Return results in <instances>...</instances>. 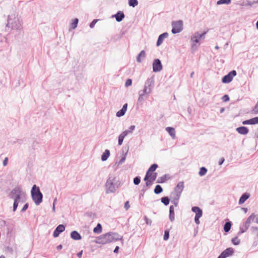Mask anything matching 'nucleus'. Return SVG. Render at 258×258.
I'll use <instances>...</instances> for the list:
<instances>
[{
	"mask_svg": "<svg viewBox=\"0 0 258 258\" xmlns=\"http://www.w3.org/2000/svg\"><path fill=\"white\" fill-rule=\"evenodd\" d=\"M130 207V204H129V202L128 201H126L125 202V204H124V208L126 210H127Z\"/></svg>",
	"mask_w": 258,
	"mask_h": 258,
	"instance_id": "nucleus-58",
	"label": "nucleus"
},
{
	"mask_svg": "<svg viewBox=\"0 0 258 258\" xmlns=\"http://www.w3.org/2000/svg\"><path fill=\"white\" fill-rule=\"evenodd\" d=\"M135 128V126L134 125H131L129 127L128 130H126L125 131H129V134L132 133V131H134Z\"/></svg>",
	"mask_w": 258,
	"mask_h": 258,
	"instance_id": "nucleus-57",
	"label": "nucleus"
},
{
	"mask_svg": "<svg viewBox=\"0 0 258 258\" xmlns=\"http://www.w3.org/2000/svg\"><path fill=\"white\" fill-rule=\"evenodd\" d=\"M222 99L224 102H227L229 100V97L228 95H224L222 97Z\"/></svg>",
	"mask_w": 258,
	"mask_h": 258,
	"instance_id": "nucleus-53",
	"label": "nucleus"
},
{
	"mask_svg": "<svg viewBox=\"0 0 258 258\" xmlns=\"http://www.w3.org/2000/svg\"><path fill=\"white\" fill-rule=\"evenodd\" d=\"M146 55V54L145 51L142 50L137 56V61L139 63L141 62L142 61L141 58H142L143 59L145 58Z\"/></svg>",
	"mask_w": 258,
	"mask_h": 258,
	"instance_id": "nucleus-23",
	"label": "nucleus"
},
{
	"mask_svg": "<svg viewBox=\"0 0 258 258\" xmlns=\"http://www.w3.org/2000/svg\"><path fill=\"white\" fill-rule=\"evenodd\" d=\"M181 195L175 193V192H172L171 194V197L172 199V200H179Z\"/></svg>",
	"mask_w": 258,
	"mask_h": 258,
	"instance_id": "nucleus-34",
	"label": "nucleus"
},
{
	"mask_svg": "<svg viewBox=\"0 0 258 258\" xmlns=\"http://www.w3.org/2000/svg\"><path fill=\"white\" fill-rule=\"evenodd\" d=\"M237 74L236 71L232 70L227 75L224 76L222 79V82L223 83H229L232 81L233 78Z\"/></svg>",
	"mask_w": 258,
	"mask_h": 258,
	"instance_id": "nucleus-6",
	"label": "nucleus"
},
{
	"mask_svg": "<svg viewBox=\"0 0 258 258\" xmlns=\"http://www.w3.org/2000/svg\"><path fill=\"white\" fill-rule=\"evenodd\" d=\"M207 33V32H204L202 34H200L199 32H196L194 35L197 37V38H198L199 40L200 39H204L205 38V35Z\"/></svg>",
	"mask_w": 258,
	"mask_h": 258,
	"instance_id": "nucleus-28",
	"label": "nucleus"
},
{
	"mask_svg": "<svg viewBox=\"0 0 258 258\" xmlns=\"http://www.w3.org/2000/svg\"><path fill=\"white\" fill-rule=\"evenodd\" d=\"M71 237L75 240H79L82 239L80 234L77 231H73L71 233Z\"/></svg>",
	"mask_w": 258,
	"mask_h": 258,
	"instance_id": "nucleus-18",
	"label": "nucleus"
},
{
	"mask_svg": "<svg viewBox=\"0 0 258 258\" xmlns=\"http://www.w3.org/2000/svg\"><path fill=\"white\" fill-rule=\"evenodd\" d=\"M169 230L168 229L165 230L164 231V234L163 236V239L164 240H167L169 239Z\"/></svg>",
	"mask_w": 258,
	"mask_h": 258,
	"instance_id": "nucleus-44",
	"label": "nucleus"
},
{
	"mask_svg": "<svg viewBox=\"0 0 258 258\" xmlns=\"http://www.w3.org/2000/svg\"><path fill=\"white\" fill-rule=\"evenodd\" d=\"M251 120H252L251 118L248 119V120H244L242 121V124H244V125L245 124H252Z\"/></svg>",
	"mask_w": 258,
	"mask_h": 258,
	"instance_id": "nucleus-50",
	"label": "nucleus"
},
{
	"mask_svg": "<svg viewBox=\"0 0 258 258\" xmlns=\"http://www.w3.org/2000/svg\"><path fill=\"white\" fill-rule=\"evenodd\" d=\"M246 230H247V229L244 228V227H240V231L238 232V234H240L243 233L245 232Z\"/></svg>",
	"mask_w": 258,
	"mask_h": 258,
	"instance_id": "nucleus-59",
	"label": "nucleus"
},
{
	"mask_svg": "<svg viewBox=\"0 0 258 258\" xmlns=\"http://www.w3.org/2000/svg\"><path fill=\"white\" fill-rule=\"evenodd\" d=\"M125 111L121 109L120 110L117 112L116 115L117 117H121L124 115Z\"/></svg>",
	"mask_w": 258,
	"mask_h": 258,
	"instance_id": "nucleus-46",
	"label": "nucleus"
},
{
	"mask_svg": "<svg viewBox=\"0 0 258 258\" xmlns=\"http://www.w3.org/2000/svg\"><path fill=\"white\" fill-rule=\"evenodd\" d=\"M138 4V0H128V5L131 7H135Z\"/></svg>",
	"mask_w": 258,
	"mask_h": 258,
	"instance_id": "nucleus-36",
	"label": "nucleus"
},
{
	"mask_svg": "<svg viewBox=\"0 0 258 258\" xmlns=\"http://www.w3.org/2000/svg\"><path fill=\"white\" fill-rule=\"evenodd\" d=\"M7 26L13 29L20 30L22 27V21L18 15L13 14L8 16Z\"/></svg>",
	"mask_w": 258,
	"mask_h": 258,
	"instance_id": "nucleus-2",
	"label": "nucleus"
},
{
	"mask_svg": "<svg viewBox=\"0 0 258 258\" xmlns=\"http://www.w3.org/2000/svg\"><path fill=\"white\" fill-rule=\"evenodd\" d=\"M236 131L241 135H245L248 134L249 130L248 128L244 126H240L236 128Z\"/></svg>",
	"mask_w": 258,
	"mask_h": 258,
	"instance_id": "nucleus-16",
	"label": "nucleus"
},
{
	"mask_svg": "<svg viewBox=\"0 0 258 258\" xmlns=\"http://www.w3.org/2000/svg\"><path fill=\"white\" fill-rule=\"evenodd\" d=\"M144 220L146 222V223L147 224V225H151L152 224V220L148 219V217L146 216H145L144 217Z\"/></svg>",
	"mask_w": 258,
	"mask_h": 258,
	"instance_id": "nucleus-49",
	"label": "nucleus"
},
{
	"mask_svg": "<svg viewBox=\"0 0 258 258\" xmlns=\"http://www.w3.org/2000/svg\"><path fill=\"white\" fill-rule=\"evenodd\" d=\"M201 217H195V223L197 224H199L200 222V220H199V219Z\"/></svg>",
	"mask_w": 258,
	"mask_h": 258,
	"instance_id": "nucleus-60",
	"label": "nucleus"
},
{
	"mask_svg": "<svg viewBox=\"0 0 258 258\" xmlns=\"http://www.w3.org/2000/svg\"><path fill=\"white\" fill-rule=\"evenodd\" d=\"M191 49L194 50H197L200 45L199 40L195 35L191 37Z\"/></svg>",
	"mask_w": 258,
	"mask_h": 258,
	"instance_id": "nucleus-10",
	"label": "nucleus"
},
{
	"mask_svg": "<svg viewBox=\"0 0 258 258\" xmlns=\"http://www.w3.org/2000/svg\"><path fill=\"white\" fill-rule=\"evenodd\" d=\"M157 176V173L156 172H153L152 173L151 176H150V179L152 181H154L156 179V177Z\"/></svg>",
	"mask_w": 258,
	"mask_h": 258,
	"instance_id": "nucleus-47",
	"label": "nucleus"
},
{
	"mask_svg": "<svg viewBox=\"0 0 258 258\" xmlns=\"http://www.w3.org/2000/svg\"><path fill=\"white\" fill-rule=\"evenodd\" d=\"M225 159L224 158H222L220 159L219 161V165H221L224 162Z\"/></svg>",
	"mask_w": 258,
	"mask_h": 258,
	"instance_id": "nucleus-64",
	"label": "nucleus"
},
{
	"mask_svg": "<svg viewBox=\"0 0 258 258\" xmlns=\"http://www.w3.org/2000/svg\"><path fill=\"white\" fill-rule=\"evenodd\" d=\"M153 181H152L151 179H150L149 180L146 181V185H144L142 190L143 191L146 190H147V187L148 186H149L151 185L152 184V183H153Z\"/></svg>",
	"mask_w": 258,
	"mask_h": 258,
	"instance_id": "nucleus-38",
	"label": "nucleus"
},
{
	"mask_svg": "<svg viewBox=\"0 0 258 258\" xmlns=\"http://www.w3.org/2000/svg\"><path fill=\"white\" fill-rule=\"evenodd\" d=\"M120 186V182L113 174H109L105 184V192L107 194L114 193Z\"/></svg>",
	"mask_w": 258,
	"mask_h": 258,
	"instance_id": "nucleus-1",
	"label": "nucleus"
},
{
	"mask_svg": "<svg viewBox=\"0 0 258 258\" xmlns=\"http://www.w3.org/2000/svg\"><path fill=\"white\" fill-rule=\"evenodd\" d=\"M172 29L171 32L173 34L180 33L183 29V22L181 20L173 21L172 22Z\"/></svg>",
	"mask_w": 258,
	"mask_h": 258,
	"instance_id": "nucleus-5",
	"label": "nucleus"
},
{
	"mask_svg": "<svg viewBox=\"0 0 258 258\" xmlns=\"http://www.w3.org/2000/svg\"><path fill=\"white\" fill-rule=\"evenodd\" d=\"M110 156V151L109 150H105L104 152L102 154L101 156V160L102 161H105L107 160L108 157Z\"/></svg>",
	"mask_w": 258,
	"mask_h": 258,
	"instance_id": "nucleus-24",
	"label": "nucleus"
},
{
	"mask_svg": "<svg viewBox=\"0 0 258 258\" xmlns=\"http://www.w3.org/2000/svg\"><path fill=\"white\" fill-rule=\"evenodd\" d=\"M97 21H98V20H97V19L93 20L92 21V22L90 24V25H89L90 27L91 28H93L94 27V26H95V24L96 23V22H97Z\"/></svg>",
	"mask_w": 258,
	"mask_h": 258,
	"instance_id": "nucleus-55",
	"label": "nucleus"
},
{
	"mask_svg": "<svg viewBox=\"0 0 258 258\" xmlns=\"http://www.w3.org/2000/svg\"><path fill=\"white\" fill-rule=\"evenodd\" d=\"M107 233L102 234L98 237L95 241V242L98 244H105L107 243V237L106 236Z\"/></svg>",
	"mask_w": 258,
	"mask_h": 258,
	"instance_id": "nucleus-11",
	"label": "nucleus"
},
{
	"mask_svg": "<svg viewBox=\"0 0 258 258\" xmlns=\"http://www.w3.org/2000/svg\"><path fill=\"white\" fill-rule=\"evenodd\" d=\"M31 197L36 205H39L42 202L43 195L40 190L39 187L34 184L31 190Z\"/></svg>",
	"mask_w": 258,
	"mask_h": 258,
	"instance_id": "nucleus-3",
	"label": "nucleus"
},
{
	"mask_svg": "<svg viewBox=\"0 0 258 258\" xmlns=\"http://www.w3.org/2000/svg\"><path fill=\"white\" fill-rule=\"evenodd\" d=\"M22 191L20 187L17 186L15 187L10 193V197L11 199H15L18 196L19 197V199H21Z\"/></svg>",
	"mask_w": 258,
	"mask_h": 258,
	"instance_id": "nucleus-7",
	"label": "nucleus"
},
{
	"mask_svg": "<svg viewBox=\"0 0 258 258\" xmlns=\"http://www.w3.org/2000/svg\"><path fill=\"white\" fill-rule=\"evenodd\" d=\"M184 188V182L183 181H180L178 183L177 185L174 187V191L175 193L181 194L182 191Z\"/></svg>",
	"mask_w": 258,
	"mask_h": 258,
	"instance_id": "nucleus-12",
	"label": "nucleus"
},
{
	"mask_svg": "<svg viewBox=\"0 0 258 258\" xmlns=\"http://www.w3.org/2000/svg\"><path fill=\"white\" fill-rule=\"evenodd\" d=\"M251 230L252 233L258 234V228L256 227H251Z\"/></svg>",
	"mask_w": 258,
	"mask_h": 258,
	"instance_id": "nucleus-51",
	"label": "nucleus"
},
{
	"mask_svg": "<svg viewBox=\"0 0 258 258\" xmlns=\"http://www.w3.org/2000/svg\"><path fill=\"white\" fill-rule=\"evenodd\" d=\"M232 223L231 221L226 222L224 225V230L225 232H228L231 229Z\"/></svg>",
	"mask_w": 258,
	"mask_h": 258,
	"instance_id": "nucleus-25",
	"label": "nucleus"
},
{
	"mask_svg": "<svg viewBox=\"0 0 258 258\" xmlns=\"http://www.w3.org/2000/svg\"><path fill=\"white\" fill-rule=\"evenodd\" d=\"M249 197V194L248 193H244L240 197L239 201L238 204L239 205H241L243 204Z\"/></svg>",
	"mask_w": 258,
	"mask_h": 258,
	"instance_id": "nucleus-19",
	"label": "nucleus"
},
{
	"mask_svg": "<svg viewBox=\"0 0 258 258\" xmlns=\"http://www.w3.org/2000/svg\"><path fill=\"white\" fill-rule=\"evenodd\" d=\"M154 87V80L153 78H148L146 81L143 91L147 95H149L152 91Z\"/></svg>",
	"mask_w": 258,
	"mask_h": 258,
	"instance_id": "nucleus-4",
	"label": "nucleus"
},
{
	"mask_svg": "<svg viewBox=\"0 0 258 258\" xmlns=\"http://www.w3.org/2000/svg\"><path fill=\"white\" fill-rule=\"evenodd\" d=\"M111 234L112 235L113 239L114 241L118 240H121L122 238V237H120V236L117 233H111Z\"/></svg>",
	"mask_w": 258,
	"mask_h": 258,
	"instance_id": "nucleus-42",
	"label": "nucleus"
},
{
	"mask_svg": "<svg viewBox=\"0 0 258 258\" xmlns=\"http://www.w3.org/2000/svg\"><path fill=\"white\" fill-rule=\"evenodd\" d=\"M8 162V158H6L3 161V164L4 166L7 165Z\"/></svg>",
	"mask_w": 258,
	"mask_h": 258,
	"instance_id": "nucleus-62",
	"label": "nucleus"
},
{
	"mask_svg": "<svg viewBox=\"0 0 258 258\" xmlns=\"http://www.w3.org/2000/svg\"><path fill=\"white\" fill-rule=\"evenodd\" d=\"M128 134L129 131H123L121 134L119 135L118 140V144L119 146H121L122 144L125 137H126Z\"/></svg>",
	"mask_w": 258,
	"mask_h": 258,
	"instance_id": "nucleus-17",
	"label": "nucleus"
},
{
	"mask_svg": "<svg viewBox=\"0 0 258 258\" xmlns=\"http://www.w3.org/2000/svg\"><path fill=\"white\" fill-rule=\"evenodd\" d=\"M126 158L125 155L123 156L121 158V159L119 160V162L117 163L118 165H121L125 161Z\"/></svg>",
	"mask_w": 258,
	"mask_h": 258,
	"instance_id": "nucleus-52",
	"label": "nucleus"
},
{
	"mask_svg": "<svg viewBox=\"0 0 258 258\" xmlns=\"http://www.w3.org/2000/svg\"><path fill=\"white\" fill-rule=\"evenodd\" d=\"M106 236L107 237V243H110V242L114 241L113 239V237H112V235L111 234V233H107V235Z\"/></svg>",
	"mask_w": 258,
	"mask_h": 258,
	"instance_id": "nucleus-43",
	"label": "nucleus"
},
{
	"mask_svg": "<svg viewBox=\"0 0 258 258\" xmlns=\"http://www.w3.org/2000/svg\"><path fill=\"white\" fill-rule=\"evenodd\" d=\"M134 183L137 185H139L141 182V177L140 176H136L134 178Z\"/></svg>",
	"mask_w": 258,
	"mask_h": 258,
	"instance_id": "nucleus-45",
	"label": "nucleus"
},
{
	"mask_svg": "<svg viewBox=\"0 0 258 258\" xmlns=\"http://www.w3.org/2000/svg\"><path fill=\"white\" fill-rule=\"evenodd\" d=\"M161 202L165 206H167L170 203V199L168 197H163L161 199Z\"/></svg>",
	"mask_w": 258,
	"mask_h": 258,
	"instance_id": "nucleus-29",
	"label": "nucleus"
},
{
	"mask_svg": "<svg viewBox=\"0 0 258 258\" xmlns=\"http://www.w3.org/2000/svg\"><path fill=\"white\" fill-rule=\"evenodd\" d=\"M158 166L157 164L154 163L151 165V166L150 167V168L148 169L150 171H151L152 173H153L154 171H155L156 169L158 168Z\"/></svg>",
	"mask_w": 258,
	"mask_h": 258,
	"instance_id": "nucleus-40",
	"label": "nucleus"
},
{
	"mask_svg": "<svg viewBox=\"0 0 258 258\" xmlns=\"http://www.w3.org/2000/svg\"><path fill=\"white\" fill-rule=\"evenodd\" d=\"M124 17L123 12L120 11H118L115 15L112 16V17H114L116 21L118 22H121Z\"/></svg>",
	"mask_w": 258,
	"mask_h": 258,
	"instance_id": "nucleus-14",
	"label": "nucleus"
},
{
	"mask_svg": "<svg viewBox=\"0 0 258 258\" xmlns=\"http://www.w3.org/2000/svg\"><path fill=\"white\" fill-rule=\"evenodd\" d=\"M132 84V79H127L126 80V82H125V87H128L131 86Z\"/></svg>",
	"mask_w": 258,
	"mask_h": 258,
	"instance_id": "nucleus-48",
	"label": "nucleus"
},
{
	"mask_svg": "<svg viewBox=\"0 0 258 258\" xmlns=\"http://www.w3.org/2000/svg\"><path fill=\"white\" fill-rule=\"evenodd\" d=\"M179 200H172L171 203H173L175 207H177L178 205Z\"/></svg>",
	"mask_w": 258,
	"mask_h": 258,
	"instance_id": "nucleus-61",
	"label": "nucleus"
},
{
	"mask_svg": "<svg viewBox=\"0 0 258 258\" xmlns=\"http://www.w3.org/2000/svg\"><path fill=\"white\" fill-rule=\"evenodd\" d=\"M28 207H29L28 204V203L25 204L24 205L23 207L22 208V209L21 210V212H24L28 208Z\"/></svg>",
	"mask_w": 258,
	"mask_h": 258,
	"instance_id": "nucleus-56",
	"label": "nucleus"
},
{
	"mask_svg": "<svg viewBox=\"0 0 258 258\" xmlns=\"http://www.w3.org/2000/svg\"><path fill=\"white\" fill-rule=\"evenodd\" d=\"M102 225L100 223H98L97 226L93 229V232L95 233L99 234L102 232Z\"/></svg>",
	"mask_w": 258,
	"mask_h": 258,
	"instance_id": "nucleus-26",
	"label": "nucleus"
},
{
	"mask_svg": "<svg viewBox=\"0 0 258 258\" xmlns=\"http://www.w3.org/2000/svg\"><path fill=\"white\" fill-rule=\"evenodd\" d=\"M207 172V168L205 167H202L200 168L199 174L201 176H203L206 174Z\"/></svg>",
	"mask_w": 258,
	"mask_h": 258,
	"instance_id": "nucleus-35",
	"label": "nucleus"
},
{
	"mask_svg": "<svg viewBox=\"0 0 258 258\" xmlns=\"http://www.w3.org/2000/svg\"><path fill=\"white\" fill-rule=\"evenodd\" d=\"M232 242L234 245H237L239 244L240 240L237 237H235L232 239Z\"/></svg>",
	"mask_w": 258,
	"mask_h": 258,
	"instance_id": "nucleus-41",
	"label": "nucleus"
},
{
	"mask_svg": "<svg viewBox=\"0 0 258 258\" xmlns=\"http://www.w3.org/2000/svg\"><path fill=\"white\" fill-rule=\"evenodd\" d=\"M231 0H219L217 2V5H229L231 3Z\"/></svg>",
	"mask_w": 258,
	"mask_h": 258,
	"instance_id": "nucleus-31",
	"label": "nucleus"
},
{
	"mask_svg": "<svg viewBox=\"0 0 258 258\" xmlns=\"http://www.w3.org/2000/svg\"><path fill=\"white\" fill-rule=\"evenodd\" d=\"M145 95H147V94L146 93H144L143 91V93H140V92L138 100V102L142 103L143 101V100H144V96Z\"/></svg>",
	"mask_w": 258,
	"mask_h": 258,
	"instance_id": "nucleus-39",
	"label": "nucleus"
},
{
	"mask_svg": "<svg viewBox=\"0 0 258 258\" xmlns=\"http://www.w3.org/2000/svg\"><path fill=\"white\" fill-rule=\"evenodd\" d=\"M224 255L225 256V257L228 256L232 255L234 253V250L231 247H229L225 249L224 251L222 252Z\"/></svg>",
	"mask_w": 258,
	"mask_h": 258,
	"instance_id": "nucleus-20",
	"label": "nucleus"
},
{
	"mask_svg": "<svg viewBox=\"0 0 258 258\" xmlns=\"http://www.w3.org/2000/svg\"><path fill=\"white\" fill-rule=\"evenodd\" d=\"M79 22V19L78 18H75L73 20V22L71 24V28L72 29H75L77 28L78 24Z\"/></svg>",
	"mask_w": 258,
	"mask_h": 258,
	"instance_id": "nucleus-33",
	"label": "nucleus"
},
{
	"mask_svg": "<svg viewBox=\"0 0 258 258\" xmlns=\"http://www.w3.org/2000/svg\"><path fill=\"white\" fill-rule=\"evenodd\" d=\"M169 218L171 222H173L175 219V218H174V206L172 205H171L169 208Z\"/></svg>",
	"mask_w": 258,
	"mask_h": 258,
	"instance_id": "nucleus-22",
	"label": "nucleus"
},
{
	"mask_svg": "<svg viewBox=\"0 0 258 258\" xmlns=\"http://www.w3.org/2000/svg\"><path fill=\"white\" fill-rule=\"evenodd\" d=\"M20 200V199H19V196H18L16 199H14V202L13 208V211L14 212H15L17 210V207L18 206L19 202Z\"/></svg>",
	"mask_w": 258,
	"mask_h": 258,
	"instance_id": "nucleus-30",
	"label": "nucleus"
},
{
	"mask_svg": "<svg viewBox=\"0 0 258 258\" xmlns=\"http://www.w3.org/2000/svg\"><path fill=\"white\" fill-rule=\"evenodd\" d=\"M166 130L171 137L172 139H175L176 138L175 131L174 128L172 127H167L166 128Z\"/></svg>",
	"mask_w": 258,
	"mask_h": 258,
	"instance_id": "nucleus-21",
	"label": "nucleus"
},
{
	"mask_svg": "<svg viewBox=\"0 0 258 258\" xmlns=\"http://www.w3.org/2000/svg\"><path fill=\"white\" fill-rule=\"evenodd\" d=\"M163 191V188L159 184L156 185L154 192L155 194L158 195Z\"/></svg>",
	"mask_w": 258,
	"mask_h": 258,
	"instance_id": "nucleus-27",
	"label": "nucleus"
},
{
	"mask_svg": "<svg viewBox=\"0 0 258 258\" xmlns=\"http://www.w3.org/2000/svg\"><path fill=\"white\" fill-rule=\"evenodd\" d=\"M252 124L258 123V116L251 118Z\"/></svg>",
	"mask_w": 258,
	"mask_h": 258,
	"instance_id": "nucleus-54",
	"label": "nucleus"
},
{
	"mask_svg": "<svg viewBox=\"0 0 258 258\" xmlns=\"http://www.w3.org/2000/svg\"><path fill=\"white\" fill-rule=\"evenodd\" d=\"M163 66L161 60L156 58L154 59L153 62V72H159L162 70Z\"/></svg>",
	"mask_w": 258,
	"mask_h": 258,
	"instance_id": "nucleus-8",
	"label": "nucleus"
},
{
	"mask_svg": "<svg viewBox=\"0 0 258 258\" xmlns=\"http://www.w3.org/2000/svg\"><path fill=\"white\" fill-rule=\"evenodd\" d=\"M254 216L255 214L254 213H252L251 215H250L246 219L245 222L247 223L250 225L251 221H254Z\"/></svg>",
	"mask_w": 258,
	"mask_h": 258,
	"instance_id": "nucleus-37",
	"label": "nucleus"
},
{
	"mask_svg": "<svg viewBox=\"0 0 258 258\" xmlns=\"http://www.w3.org/2000/svg\"><path fill=\"white\" fill-rule=\"evenodd\" d=\"M249 226H250V225L245 222H244V223L243 225V227H244V228H245L246 229H247L249 228Z\"/></svg>",
	"mask_w": 258,
	"mask_h": 258,
	"instance_id": "nucleus-63",
	"label": "nucleus"
},
{
	"mask_svg": "<svg viewBox=\"0 0 258 258\" xmlns=\"http://www.w3.org/2000/svg\"><path fill=\"white\" fill-rule=\"evenodd\" d=\"M192 212L195 213L196 217H201L203 215L202 210L199 207L195 206L191 208Z\"/></svg>",
	"mask_w": 258,
	"mask_h": 258,
	"instance_id": "nucleus-15",
	"label": "nucleus"
},
{
	"mask_svg": "<svg viewBox=\"0 0 258 258\" xmlns=\"http://www.w3.org/2000/svg\"><path fill=\"white\" fill-rule=\"evenodd\" d=\"M169 34L167 32H164L161 34H160L158 38L156 45L157 46H159L161 44L163 43V40L165 38H166L168 37Z\"/></svg>",
	"mask_w": 258,
	"mask_h": 258,
	"instance_id": "nucleus-13",
	"label": "nucleus"
},
{
	"mask_svg": "<svg viewBox=\"0 0 258 258\" xmlns=\"http://www.w3.org/2000/svg\"><path fill=\"white\" fill-rule=\"evenodd\" d=\"M65 230V226L63 224H60L56 227L53 233V236L54 237H57L59 236L60 233L63 232Z\"/></svg>",
	"mask_w": 258,
	"mask_h": 258,
	"instance_id": "nucleus-9",
	"label": "nucleus"
},
{
	"mask_svg": "<svg viewBox=\"0 0 258 258\" xmlns=\"http://www.w3.org/2000/svg\"><path fill=\"white\" fill-rule=\"evenodd\" d=\"M167 180V175H164L162 176L159 177L157 180V183H162L165 182Z\"/></svg>",
	"mask_w": 258,
	"mask_h": 258,
	"instance_id": "nucleus-32",
	"label": "nucleus"
}]
</instances>
